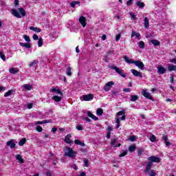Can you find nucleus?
<instances>
[{"instance_id":"nucleus-1","label":"nucleus","mask_w":176,"mask_h":176,"mask_svg":"<svg viewBox=\"0 0 176 176\" xmlns=\"http://www.w3.org/2000/svg\"><path fill=\"white\" fill-rule=\"evenodd\" d=\"M117 118H116V123L117 124L116 126V129H118V127H120V120H126V112L124 110L120 111L117 113L116 114ZM119 116H122L120 118Z\"/></svg>"},{"instance_id":"nucleus-2","label":"nucleus","mask_w":176,"mask_h":176,"mask_svg":"<svg viewBox=\"0 0 176 176\" xmlns=\"http://www.w3.org/2000/svg\"><path fill=\"white\" fill-rule=\"evenodd\" d=\"M65 156L68 157L74 158L78 155V152L74 151L71 147H65Z\"/></svg>"},{"instance_id":"nucleus-3","label":"nucleus","mask_w":176,"mask_h":176,"mask_svg":"<svg viewBox=\"0 0 176 176\" xmlns=\"http://www.w3.org/2000/svg\"><path fill=\"white\" fill-rule=\"evenodd\" d=\"M109 68L110 69H113L114 71H116V72L117 74H118V75H120V76H122V78H126V74H124V72H123V70H120V69L116 66H109Z\"/></svg>"},{"instance_id":"nucleus-4","label":"nucleus","mask_w":176,"mask_h":176,"mask_svg":"<svg viewBox=\"0 0 176 176\" xmlns=\"http://www.w3.org/2000/svg\"><path fill=\"white\" fill-rule=\"evenodd\" d=\"M142 94L144 97H145L146 98H148V100H151L152 101H153V98L152 97V96L151 95V94L149 92L147 91L146 89H143Z\"/></svg>"},{"instance_id":"nucleus-5","label":"nucleus","mask_w":176,"mask_h":176,"mask_svg":"<svg viewBox=\"0 0 176 176\" xmlns=\"http://www.w3.org/2000/svg\"><path fill=\"white\" fill-rule=\"evenodd\" d=\"M148 160L151 163H160V158L156 156H151L148 158Z\"/></svg>"},{"instance_id":"nucleus-6","label":"nucleus","mask_w":176,"mask_h":176,"mask_svg":"<svg viewBox=\"0 0 176 176\" xmlns=\"http://www.w3.org/2000/svg\"><path fill=\"white\" fill-rule=\"evenodd\" d=\"M133 64H135V65L138 67V68H140V69H144V67H145L144 63L140 60H134Z\"/></svg>"},{"instance_id":"nucleus-7","label":"nucleus","mask_w":176,"mask_h":176,"mask_svg":"<svg viewBox=\"0 0 176 176\" xmlns=\"http://www.w3.org/2000/svg\"><path fill=\"white\" fill-rule=\"evenodd\" d=\"M94 98L93 94H87L82 96V101H91Z\"/></svg>"},{"instance_id":"nucleus-8","label":"nucleus","mask_w":176,"mask_h":176,"mask_svg":"<svg viewBox=\"0 0 176 176\" xmlns=\"http://www.w3.org/2000/svg\"><path fill=\"white\" fill-rule=\"evenodd\" d=\"M157 69V74H159V75H163L166 74V71H167V69H166L162 65L159 66Z\"/></svg>"},{"instance_id":"nucleus-9","label":"nucleus","mask_w":176,"mask_h":176,"mask_svg":"<svg viewBox=\"0 0 176 176\" xmlns=\"http://www.w3.org/2000/svg\"><path fill=\"white\" fill-rule=\"evenodd\" d=\"M7 146H10L11 149L16 148V143H14V140H10L6 143Z\"/></svg>"},{"instance_id":"nucleus-10","label":"nucleus","mask_w":176,"mask_h":176,"mask_svg":"<svg viewBox=\"0 0 176 176\" xmlns=\"http://www.w3.org/2000/svg\"><path fill=\"white\" fill-rule=\"evenodd\" d=\"M131 72L134 75V76L142 78V74L134 69H131Z\"/></svg>"},{"instance_id":"nucleus-11","label":"nucleus","mask_w":176,"mask_h":176,"mask_svg":"<svg viewBox=\"0 0 176 176\" xmlns=\"http://www.w3.org/2000/svg\"><path fill=\"white\" fill-rule=\"evenodd\" d=\"M162 140L164 141L166 146H170V145H171V142L168 141V136L164 135L162 138Z\"/></svg>"},{"instance_id":"nucleus-12","label":"nucleus","mask_w":176,"mask_h":176,"mask_svg":"<svg viewBox=\"0 0 176 176\" xmlns=\"http://www.w3.org/2000/svg\"><path fill=\"white\" fill-rule=\"evenodd\" d=\"M78 21L82 27H86V18L85 16L80 17Z\"/></svg>"},{"instance_id":"nucleus-13","label":"nucleus","mask_w":176,"mask_h":176,"mask_svg":"<svg viewBox=\"0 0 176 176\" xmlns=\"http://www.w3.org/2000/svg\"><path fill=\"white\" fill-rule=\"evenodd\" d=\"M135 5L138 6L140 9H143V8H145V3L144 2H141L140 1H136Z\"/></svg>"},{"instance_id":"nucleus-14","label":"nucleus","mask_w":176,"mask_h":176,"mask_svg":"<svg viewBox=\"0 0 176 176\" xmlns=\"http://www.w3.org/2000/svg\"><path fill=\"white\" fill-rule=\"evenodd\" d=\"M71 134H68L65 138V142L66 144H74V141L70 139Z\"/></svg>"},{"instance_id":"nucleus-15","label":"nucleus","mask_w":176,"mask_h":176,"mask_svg":"<svg viewBox=\"0 0 176 176\" xmlns=\"http://www.w3.org/2000/svg\"><path fill=\"white\" fill-rule=\"evenodd\" d=\"M151 168H152V162H148L147 166H146L144 172H146V173H149V171H151Z\"/></svg>"},{"instance_id":"nucleus-16","label":"nucleus","mask_w":176,"mask_h":176,"mask_svg":"<svg viewBox=\"0 0 176 176\" xmlns=\"http://www.w3.org/2000/svg\"><path fill=\"white\" fill-rule=\"evenodd\" d=\"M12 14L17 19H21V15L18 12L17 10L12 9Z\"/></svg>"},{"instance_id":"nucleus-17","label":"nucleus","mask_w":176,"mask_h":176,"mask_svg":"<svg viewBox=\"0 0 176 176\" xmlns=\"http://www.w3.org/2000/svg\"><path fill=\"white\" fill-rule=\"evenodd\" d=\"M111 144L113 145L115 148H118L120 146V145H122L120 143H118V144H116V138H111Z\"/></svg>"},{"instance_id":"nucleus-18","label":"nucleus","mask_w":176,"mask_h":176,"mask_svg":"<svg viewBox=\"0 0 176 176\" xmlns=\"http://www.w3.org/2000/svg\"><path fill=\"white\" fill-rule=\"evenodd\" d=\"M87 116H89V118H91V119H93L94 120H98V117H96L90 111L87 112Z\"/></svg>"},{"instance_id":"nucleus-19","label":"nucleus","mask_w":176,"mask_h":176,"mask_svg":"<svg viewBox=\"0 0 176 176\" xmlns=\"http://www.w3.org/2000/svg\"><path fill=\"white\" fill-rule=\"evenodd\" d=\"M20 46H22V47H26L27 49H30L31 45L28 43H19Z\"/></svg>"},{"instance_id":"nucleus-20","label":"nucleus","mask_w":176,"mask_h":176,"mask_svg":"<svg viewBox=\"0 0 176 176\" xmlns=\"http://www.w3.org/2000/svg\"><path fill=\"white\" fill-rule=\"evenodd\" d=\"M124 60L128 63V64H134V60L130 59L128 56H124Z\"/></svg>"},{"instance_id":"nucleus-21","label":"nucleus","mask_w":176,"mask_h":176,"mask_svg":"<svg viewBox=\"0 0 176 176\" xmlns=\"http://www.w3.org/2000/svg\"><path fill=\"white\" fill-rule=\"evenodd\" d=\"M133 36H135L136 38H141V34H140V33L135 31H133L131 34V38H133Z\"/></svg>"},{"instance_id":"nucleus-22","label":"nucleus","mask_w":176,"mask_h":176,"mask_svg":"<svg viewBox=\"0 0 176 176\" xmlns=\"http://www.w3.org/2000/svg\"><path fill=\"white\" fill-rule=\"evenodd\" d=\"M144 28H146V29L149 28V19H148V17H145L144 18Z\"/></svg>"},{"instance_id":"nucleus-23","label":"nucleus","mask_w":176,"mask_h":176,"mask_svg":"<svg viewBox=\"0 0 176 176\" xmlns=\"http://www.w3.org/2000/svg\"><path fill=\"white\" fill-rule=\"evenodd\" d=\"M74 144H76V145H80V146H86V144H85V142H82L79 140H76L74 141Z\"/></svg>"},{"instance_id":"nucleus-24","label":"nucleus","mask_w":176,"mask_h":176,"mask_svg":"<svg viewBox=\"0 0 176 176\" xmlns=\"http://www.w3.org/2000/svg\"><path fill=\"white\" fill-rule=\"evenodd\" d=\"M102 113H104V110H102V109L98 108V109L96 110V115H97L98 116H102Z\"/></svg>"},{"instance_id":"nucleus-25","label":"nucleus","mask_w":176,"mask_h":176,"mask_svg":"<svg viewBox=\"0 0 176 176\" xmlns=\"http://www.w3.org/2000/svg\"><path fill=\"white\" fill-rule=\"evenodd\" d=\"M38 63H39V61H38L37 60H34L28 65L29 68H32V67H34V65H36Z\"/></svg>"},{"instance_id":"nucleus-26","label":"nucleus","mask_w":176,"mask_h":176,"mask_svg":"<svg viewBox=\"0 0 176 176\" xmlns=\"http://www.w3.org/2000/svg\"><path fill=\"white\" fill-rule=\"evenodd\" d=\"M30 30H31L32 31H34V32H41V31H42L41 28H35L34 26H30Z\"/></svg>"},{"instance_id":"nucleus-27","label":"nucleus","mask_w":176,"mask_h":176,"mask_svg":"<svg viewBox=\"0 0 176 176\" xmlns=\"http://www.w3.org/2000/svg\"><path fill=\"white\" fill-rule=\"evenodd\" d=\"M9 72L10 74H17V72H19V70L17 69V68L12 67L9 69Z\"/></svg>"},{"instance_id":"nucleus-28","label":"nucleus","mask_w":176,"mask_h":176,"mask_svg":"<svg viewBox=\"0 0 176 176\" xmlns=\"http://www.w3.org/2000/svg\"><path fill=\"white\" fill-rule=\"evenodd\" d=\"M151 43L154 45V46H159L160 45V41L156 40V39H152L151 41Z\"/></svg>"},{"instance_id":"nucleus-29","label":"nucleus","mask_w":176,"mask_h":176,"mask_svg":"<svg viewBox=\"0 0 176 176\" xmlns=\"http://www.w3.org/2000/svg\"><path fill=\"white\" fill-rule=\"evenodd\" d=\"M130 98H131V101H132V102H135V101H137V100H138L139 98L138 95H131Z\"/></svg>"},{"instance_id":"nucleus-30","label":"nucleus","mask_w":176,"mask_h":176,"mask_svg":"<svg viewBox=\"0 0 176 176\" xmlns=\"http://www.w3.org/2000/svg\"><path fill=\"white\" fill-rule=\"evenodd\" d=\"M15 157H16V160H19V163H21V164L24 163V160H23V157H21V155L18 154L16 155Z\"/></svg>"},{"instance_id":"nucleus-31","label":"nucleus","mask_w":176,"mask_h":176,"mask_svg":"<svg viewBox=\"0 0 176 176\" xmlns=\"http://www.w3.org/2000/svg\"><path fill=\"white\" fill-rule=\"evenodd\" d=\"M20 14H21V16H23V17H25V10H24V8H21L18 9Z\"/></svg>"},{"instance_id":"nucleus-32","label":"nucleus","mask_w":176,"mask_h":176,"mask_svg":"<svg viewBox=\"0 0 176 176\" xmlns=\"http://www.w3.org/2000/svg\"><path fill=\"white\" fill-rule=\"evenodd\" d=\"M71 67H68L67 70H66V75L67 76H72V72H71Z\"/></svg>"},{"instance_id":"nucleus-33","label":"nucleus","mask_w":176,"mask_h":176,"mask_svg":"<svg viewBox=\"0 0 176 176\" xmlns=\"http://www.w3.org/2000/svg\"><path fill=\"white\" fill-rule=\"evenodd\" d=\"M25 142H27V140H25V138H22V139L19 142V146H23V145H24V144H25Z\"/></svg>"},{"instance_id":"nucleus-34","label":"nucleus","mask_w":176,"mask_h":176,"mask_svg":"<svg viewBox=\"0 0 176 176\" xmlns=\"http://www.w3.org/2000/svg\"><path fill=\"white\" fill-rule=\"evenodd\" d=\"M129 141H131V142H134V141L137 140V136L133 135V136H129L128 138Z\"/></svg>"},{"instance_id":"nucleus-35","label":"nucleus","mask_w":176,"mask_h":176,"mask_svg":"<svg viewBox=\"0 0 176 176\" xmlns=\"http://www.w3.org/2000/svg\"><path fill=\"white\" fill-rule=\"evenodd\" d=\"M52 100H54L56 102H60L61 101V97L58 96H55L52 97Z\"/></svg>"},{"instance_id":"nucleus-36","label":"nucleus","mask_w":176,"mask_h":176,"mask_svg":"<svg viewBox=\"0 0 176 176\" xmlns=\"http://www.w3.org/2000/svg\"><path fill=\"white\" fill-rule=\"evenodd\" d=\"M129 151L131 153H133L135 151V144L131 145L129 147Z\"/></svg>"},{"instance_id":"nucleus-37","label":"nucleus","mask_w":176,"mask_h":176,"mask_svg":"<svg viewBox=\"0 0 176 176\" xmlns=\"http://www.w3.org/2000/svg\"><path fill=\"white\" fill-rule=\"evenodd\" d=\"M38 47H42V46H43V39L42 38H38Z\"/></svg>"},{"instance_id":"nucleus-38","label":"nucleus","mask_w":176,"mask_h":176,"mask_svg":"<svg viewBox=\"0 0 176 176\" xmlns=\"http://www.w3.org/2000/svg\"><path fill=\"white\" fill-rule=\"evenodd\" d=\"M76 5H80V1H72V3H70V6L72 8H75Z\"/></svg>"},{"instance_id":"nucleus-39","label":"nucleus","mask_w":176,"mask_h":176,"mask_svg":"<svg viewBox=\"0 0 176 176\" xmlns=\"http://www.w3.org/2000/svg\"><path fill=\"white\" fill-rule=\"evenodd\" d=\"M176 70V65H169L168 67V71H175Z\"/></svg>"},{"instance_id":"nucleus-40","label":"nucleus","mask_w":176,"mask_h":176,"mask_svg":"<svg viewBox=\"0 0 176 176\" xmlns=\"http://www.w3.org/2000/svg\"><path fill=\"white\" fill-rule=\"evenodd\" d=\"M24 89H25V90H31V89H32V86H31V85H28V84H25L23 85Z\"/></svg>"},{"instance_id":"nucleus-41","label":"nucleus","mask_w":176,"mask_h":176,"mask_svg":"<svg viewBox=\"0 0 176 176\" xmlns=\"http://www.w3.org/2000/svg\"><path fill=\"white\" fill-rule=\"evenodd\" d=\"M13 89L9 90L4 94V97H9V96H12V93H13Z\"/></svg>"},{"instance_id":"nucleus-42","label":"nucleus","mask_w":176,"mask_h":176,"mask_svg":"<svg viewBox=\"0 0 176 176\" xmlns=\"http://www.w3.org/2000/svg\"><path fill=\"white\" fill-rule=\"evenodd\" d=\"M0 58H1L3 61H6V56H5V54H3L2 52H0Z\"/></svg>"},{"instance_id":"nucleus-43","label":"nucleus","mask_w":176,"mask_h":176,"mask_svg":"<svg viewBox=\"0 0 176 176\" xmlns=\"http://www.w3.org/2000/svg\"><path fill=\"white\" fill-rule=\"evenodd\" d=\"M139 47H140V49H144L145 47V43H144V41H140Z\"/></svg>"},{"instance_id":"nucleus-44","label":"nucleus","mask_w":176,"mask_h":176,"mask_svg":"<svg viewBox=\"0 0 176 176\" xmlns=\"http://www.w3.org/2000/svg\"><path fill=\"white\" fill-rule=\"evenodd\" d=\"M83 162H84V164H85V167H87L89 166V164H90L89 160H87L86 158L83 160Z\"/></svg>"},{"instance_id":"nucleus-45","label":"nucleus","mask_w":176,"mask_h":176,"mask_svg":"<svg viewBox=\"0 0 176 176\" xmlns=\"http://www.w3.org/2000/svg\"><path fill=\"white\" fill-rule=\"evenodd\" d=\"M144 152V150L142 148H138V155L141 156Z\"/></svg>"},{"instance_id":"nucleus-46","label":"nucleus","mask_w":176,"mask_h":176,"mask_svg":"<svg viewBox=\"0 0 176 176\" xmlns=\"http://www.w3.org/2000/svg\"><path fill=\"white\" fill-rule=\"evenodd\" d=\"M111 93H112L111 96H112V97H113V96H118V94H119V91L113 90V91H111Z\"/></svg>"},{"instance_id":"nucleus-47","label":"nucleus","mask_w":176,"mask_h":176,"mask_svg":"<svg viewBox=\"0 0 176 176\" xmlns=\"http://www.w3.org/2000/svg\"><path fill=\"white\" fill-rule=\"evenodd\" d=\"M106 85L111 89V87L115 85V82H113V81H110L108 82Z\"/></svg>"},{"instance_id":"nucleus-48","label":"nucleus","mask_w":176,"mask_h":176,"mask_svg":"<svg viewBox=\"0 0 176 176\" xmlns=\"http://www.w3.org/2000/svg\"><path fill=\"white\" fill-rule=\"evenodd\" d=\"M150 141L151 142H156V137L155 135H152L150 137Z\"/></svg>"},{"instance_id":"nucleus-49","label":"nucleus","mask_w":176,"mask_h":176,"mask_svg":"<svg viewBox=\"0 0 176 176\" xmlns=\"http://www.w3.org/2000/svg\"><path fill=\"white\" fill-rule=\"evenodd\" d=\"M23 38L26 42H31V39L30 38V36L28 35H24Z\"/></svg>"},{"instance_id":"nucleus-50","label":"nucleus","mask_w":176,"mask_h":176,"mask_svg":"<svg viewBox=\"0 0 176 176\" xmlns=\"http://www.w3.org/2000/svg\"><path fill=\"white\" fill-rule=\"evenodd\" d=\"M130 16H131V20H137V17L135 16V14H134V13L131 12Z\"/></svg>"},{"instance_id":"nucleus-51","label":"nucleus","mask_w":176,"mask_h":176,"mask_svg":"<svg viewBox=\"0 0 176 176\" xmlns=\"http://www.w3.org/2000/svg\"><path fill=\"white\" fill-rule=\"evenodd\" d=\"M45 123H49V120H45L43 121H38V124H45Z\"/></svg>"},{"instance_id":"nucleus-52","label":"nucleus","mask_w":176,"mask_h":176,"mask_svg":"<svg viewBox=\"0 0 176 176\" xmlns=\"http://www.w3.org/2000/svg\"><path fill=\"white\" fill-rule=\"evenodd\" d=\"M122 36V35L120 34H116V42H119V41L120 40V37Z\"/></svg>"},{"instance_id":"nucleus-53","label":"nucleus","mask_w":176,"mask_h":176,"mask_svg":"<svg viewBox=\"0 0 176 176\" xmlns=\"http://www.w3.org/2000/svg\"><path fill=\"white\" fill-rule=\"evenodd\" d=\"M36 131H38V133H41V132L42 131L43 129H42V127H41V126H37L36 127Z\"/></svg>"},{"instance_id":"nucleus-54","label":"nucleus","mask_w":176,"mask_h":176,"mask_svg":"<svg viewBox=\"0 0 176 176\" xmlns=\"http://www.w3.org/2000/svg\"><path fill=\"white\" fill-rule=\"evenodd\" d=\"M104 90H105V91H109V90H111L110 87H108L107 85H105V86L104 87Z\"/></svg>"},{"instance_id":"nucleus-55","label":"nucleus","mask_w":176,"mask_h":176,"mask_svg":"<svg viewBox=\"0 0 176 176\" xmlns=\"http://www.w3.org/2000/svg\"><path fill=\"white\" fill-rule=\"evenodd\" d=\"M149 176H156V173L151 170V172L149 173Z\"/></svg>"},{"instance_id":"nucleus-56","label":"nucleus","mask_w":176,"mask_h":176,"mask_svg":"<svg viewBox=\"0 0 176 176\" xmlns=\"http://www.w3.org/2000/svg\"><path fill=\"white\" fill-rule=\"evenodd\" d=\"M127 155V151H124L122 153H121L119 157H124V156H126Z\"/></svg>"},{"instance_id":"nucleus-57","label":"nucleus","mask_w":176,"mask_h":176,"mask_svg":"<svg viewBox=\"0 0 176 176\" xmlns=\"http://www.w3.org/2000/svg\"><path fill=\"white\" fill-rule=\"evenodd\" d=\"M76 129L78 130V131H82L83 128L82 127L81 125H78V126H76Z\"/></svg>"},{"instance_id":"nucleus-58","label":"nucleus","mask_w":176,"mask_h":176,"mask_svg":"<svg viewBox=\"0 0 176 176\" xmlns=\"http://www.w3.org/2000/svg\"><path fill=\"white\" fill-rule=\"evenodd\" d=\"M33 39L34 41H38V39H39V36H38L36 34H34Z\"/></svg>"},{"instance_id":"nucleus-59","label":"nucleus","mask_w":176,"mask_h":176,"mask_svg":"<svg viewBox=\"0 0 176 176\" xmlns=\"http://www.w3.org/2000/svg\"><path fill=\"white\" fill-rule=\"evenodd\" d=\"M131 3H133V0H129V1L126 2L127 6H130L131 5Z\"/></svg>"},{"instance_id":"nucleus-60","label":"nucleus","mask_w":176,"mask_h":176,"mask_svg":"<svg viewBox=\"0 0 176 176\" xmlns=\"http://www.w3.org/2000/svg\"><path fill=\"white\" fill-rule=\"evenodd\" d=\"M84 120H85V122H88V123L91 122V120L89 118H85Z\"/></svg>"},{"instance_id":"nucleus-61","label":"nucleus","mask_w":176,"mask_h":176,"mask_svg":"<svg viewBox=\"0 0 176 176\" xmlns=\"http://www.w3.org/2000/svg\"><path fill=\"white\" fill-rule=\"evenodd\" d=\"M170 63H173L174 64H176V58H172L170 60Z\"/></svg>"},{"instance_id":"nucleus-62","label":"nucleus","mask_w":176,"mask_h":176,"mask_svg":"<svg viewBox=\"0 0 176 176\" xmlns=\"http://www.w3.org/2000/svg\"><path fill=\"white\" fill-rule=\"evenodd\" d=\"M27 108L28 109H31L32 108V104H31V103L28 104Z\"/></svg>"},{"instance_id":"nucleus-63","label":"nucleus","mask_w":176,"mask_h":176,"mask_svg":"<svg viewBox=\"0 0 176 176\" xmlns=\"http://www.w3.org/2000/svg\"><path fill=\"white\" fill-rule=\"evenodd\" d=\"M113 129V128H112L111 126H108L107 129V131L111 132V131H112V129Z\"/></svg>"},{"instance_id":"nucleus-64","label":"nucleus","mask_w":176,"mask_h":176,"mask_svg":"<svg viewBox=\"0 0 176 176\" xmlns=\"http://www.w3.org/2000/svg\"><path fill=\"white\" fill-rule=\"evenodd\" d=\"M46 175H47V176H52V172L47 171V172L46 173Z\"/></svg>"}]
</instances>
